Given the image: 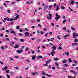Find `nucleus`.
<instances>
[{
  "label": "nucleus",
  "mask_w": 78,
  "mask_h": 78,
  "mask_svg": "<svg viewBox=\"0 0 78 78\" xmlns=\"http://www.w3.org/2000/svg\"><path fill=\"white\" fill-rule=\"evenodd\" d=\"M55 16L56 17L55 18V20L57 21L60 18V15H58V14L57 13L56 14Z\"/></svg>",
  "instance_id": "1"
},
{
  "label": "nucleus",
  "mask_w": 78,
  "mask_h": 78,
  "mask_svg": "<svg viewBox=\"0 0 78 78\" xmlns=\"http://www.w3.org/2000/svg\"><path fill=\"white\" fill-rule=\"evenodd\" d=\"M23 50L21 49L20 50H19V49H18L17 50H16V53H22V52H23Z\"/></svg>",
  "instance_id": "2"
},
{
  "label": "nucleus",
  "mask_w": 78,
  "mask_h": 78,
  "mask_svg": "<svg viewBox=\"0 0 78 78\" xmlns=\"http://www.w3.org/2000/svg\"><path fill=\"white\" fill-rule=\"evenodd\" d=\"M25 37H27V36H29V33L27 32H26L24 34Z\"/></svg>",
  "instance_id": "3"
},
{
  "label": "nucleus",
  "mask_w": 78,
  "mask_h": 78,
  "mask_svg": "<svg viewBox=\"0 0 78 78\" xmlns=\"http://www.w3.org/2000/svg\"><path fill=\"white\" fill-rule=\"evenodd\" d=\"M73 38H75V37H77V36H78V35H76V34H75V32H74L73 33Z\"/></svg>",
  "instance_id": "4"
},
{
  "label": "nucleus",
  "mask_w": 78,
  "mask_h": 78,
  "mask_svg": "<svg viewBox=\"0 0 78 78\" xmlns=\"http://www.w3.org/2000/svg\"><path fill=\"white\" fill-rule=\"evenodd\" d=\"M52 52L51 53V54L52 56H54V54L55 53V51H54V50H52Z\"/></svg>",
  "instance_id": "5"
},
{
  "label": "nucleus",
  "mask_w": 78,
  "mask_h": 78,
  "mask_svg": "<svg viewBox=\"0 0 78 78\" xmlns=\"http://www.w3.org/2000/svg\"><path fill=\"white\" fill-rule=\"evenodd\" d=\"M51 48L53 49V50H56V46L55 45L51 47Z\"/></svg>",
  "instance_id": "6"
},
{
  "label": "nucleus",
  "mask_w": 78,
  "mask_h": 78,
  "mask_svg": "<svg viewBox=\"0 0 78 78\" xmlns=\"http://www.w3.org/2000/svg\"><path fill=\"white\" fill-rule=\"evenodd\" d=\"M70 3L71 4V5H73L74 4H75V1L73 0H72L71 1V2H70Z\"/></svg>",
  "instance_id": "7"
},
{
  "label": "nucleus",
  "mask_w": 78,
  "mask_h": 78,
  "mask_svg": "<svg viewBox=\"0 0 78 78\" xmlns=\"http://www.w3.org/2000/svg\"><path fill=\"white\" fill-rule=\"evenodd\" d=\"M19 47V46L18 44H16L14 47V48H17Z\"/></svg>",
  "instance_id": "8"
},
{
  "label": "nucleus",
  "mask_w": 78,
  "mask_h": 78,
  "mask_svg": "<svg viewBox=\"0 0 78 78\" xmlns=\"http://www.w3.org/2000/svg\"><path fill=\"white\" fill-rule=\"evenodd\" d=\"M11 33L14 34V35H16V33H15V32L14 31H12L10 32Z\"/></svg>",
  "instance_id": "9"
},
{
  "label": "nucleus",
  "mask_w": 78,
  "mask_h": 78,
  "mask_svg": "<svg viewBox=\"0 0 78 78\" xmlns=\"http://www.w3.org/2000/svg\"><path fill=\"white\" fill-rule=\"evenodd\" d=\"M63 66L64 67H67L69 66V65H68V64L65 63L63 65Z\"/></svg>",
  "instance_id": "10"
},
{
  "label": "nucleus",
  "mask_w": 78,
  "mask_h": 78,
  "mask_svg": "<svg viewBox=\"0 0 78 78\" xmlns=\"http://www.w3.org/2000/svg\"><path fill=\"white\" fill-rule=\"evenodd\" d=\"M16 19L14 18H11L10 19L9 21H13V20H15Z\"/></svg>",
  "instance_id": "11"
},
{
  "label": "nucleus",
  "mask_w": 78,
  "mask_h": 78,
  "mask_svg": "<svg viewBox=\"0 0 78 78\" xmlns=\"http://www.w3.org/2000/svg\"><path fill=\"white\" fill-rule=\"evenodd\" d=\"M59 9V7L58 5H57L56 10V11H58Z\"/></svg>",
  "instance_id": "12"
},
{
  "label": "nucleus",
  "mask_w": 78,
  "mask_h": 78,
  "mask_svg": "<svg viewBox=\"0 0 78 78\" xmlns=\"http://www.w3.org/2000/svg\"><path fill=\"white\" fill-rule=\"evenodd\" d=\"M36 55H34L32 56V60H34L35 58H36Z\"/></svg>",
  "instance_id": "13"
},
{
  "label": "nucleus",
  "mask_w": 78,
  "mask_h": 78,
  "mask_svg": "<svg viewBox=\"0 0 78 78\" xmlns=\"http://www.w3.org/2000/svg\"><path fill=\"white\" fill-rule=\"evenodd\" d=\"M65 53L66 55H67V56H69V52H68L67 53L65 52Z\"/></svg>",
  "instance_id": "14"
},
{
  "label": "nucleus",
  "mask_w": 78,
  "mask_h": 78,
  "mask_svg": "<svg viewBox=\"0 0 78 78\" xmlns=\"http://www.w3.org/2000/svg\"><path fill=\"white\" fill-rule=\"evenodd\" d=\"M20 41L21 42H24V39H20Z\"/></svg>",
  "instance_id": "15"
},
{
  "label": "nucleus",
  "mask_w": 78,
  "mask_h": 78,
  "mask_svg": "<svg viewBox=\"0 0 78 78\" xmlns=\"http://www.w3.org/2000/svg\"><path fill=\"white\" fill-rule=\"evenodd\" d=\"M46 75V76H48V77H50L51 76H52L51 75H48V74H47Z\"/></svg>",
  "instance_id": "16"
},
{
  "label": "nucleus",
  "mask_w": 78,
  "mask_h": 78,
  "mask_svg": "<svg viewBox=\"0 0 78 78\" xmlns=\"http://www.w3.org/2000/svg\"><path fill=\"white\" fill-rule=\"evenodd\" d=\"M61 8L62 9H65V7L62 5L61 6Z\"/></svg>",
  "instance_id": "17"
},
{
  "label": "nucleus",
  "mask_w": 78,
  "mask_h": 78,
  "mask_svg": "<svg viewBox=\"0 0 78 78\" xmlns=\"http://www.w3.org/2000/svg\"><path fill=\"white\" fill-rule=\"evenodd\" d=\"M19 16L17 15V16L15 17V20H17V19H18V18H19Z\"/></svg>",
  "instance_id": "18"
},
{
  "label": "nucleus",
  "mask_w": 78,
  "mask_h": 78,
  "mask_svg": "<svg viewBox=\"0 0 78 78\" xmlns=\"http://www.w3.org/2000/svg\"><path fill=\"white\" fill-rule=\"evenodd\" d=\"M47 19H49V20H51V18L50 17L47 16Z\"/></svg>",
  "instance_id": "19"
},
{
  "label": "nucleus",
  "mask_w": 78,
  "mask_h": 78,
  "mask_svg": "<svg viewBox=\"0 0 78 78\" xmlns=\"http://www.w3.org/2000/svg\"><path fill=\"white\" fill-rule=\"evenodd\" d=\"M63 37H69V34H66V35L64 36Z\"/></svg>",
  "instance_id": "20"
},
{
  "label": "nucleus",
  "mask_w": 78,
  "mask_h": 78,
  "mask_svg": "<svg viewBox=\"0 0 78 78\" xmlns=\"http://www.w3.org/2000/svg\"><path fill=\"white\" fill-rule=\"evenodd\" d=\"M66 62H67V61L66 60H64L62 61V63H66Z\"/></svg>",
  "instance_id": "21"
},
{
  "label": "nucleus",
  "mask_w": 78,
  "mask_h": 78,
  "mask_svg": "<svg viewBox=\"0 0 78 78\" xmlns=\"http://www.w3.org/2000/svg\"><path fill=\"white\" fill-rule=\"evenodd\" d=\"M4 69L5 70H7L8 69V66H5L4 67Z\"/></svg>",
  "instance_id": "22"
},
{
  "label": "nucleus",
  "mask_w": 78,
  "mask_h": 78,
  "mask_svg": "<svg viewBox=\"0 0 78 78\" xmlns=\"http://www.w3.org/2000/svg\"><path fill=\"white\" fill-rule=\"evenodd\" d=\"M12 5H14V4H16L15 2H12L11 3Z\"/></svg>",
  "instance_id": "23"
},
{
  "label": "nucleus",
  "mask_w": 78,
  "mask_h": 78,
  "mask_svg": "<svg viewBox=\"0 0 78 78\" xmlns=\"http://www.w3.org/2000/svg\"><path fill=\"white\" fill-rule=\"evenodd\" d=\"M16 29L17 30H18L19 29H20V27L19 26H17L16 27Z\"/></svg>",
  "instance_id": "24"
},
{
  "label": "nucleus",
  "mask_w": 78,
  "mask_h": 78,
  "mask_svg": "<svg viewBox=\"0 0 78 78\" xmlns=\"http://www.w3.org/2000/svg\"><path fill=\"white\" fill-rule=\"evenodd\" d=\"M48 36V33H45V35H44V37H47Z\"/></svg>",
  "instance_id": "25"
},
{
  "label": "nucleus",
  "mask_w": 78,
  "mask_h": 78,
  "mask_svg": "<svg viewBox=\"0 0 78 78\" xmlns=\"http://www.w3.org/2000/svg\"><path fill=\"white\" fill-rule=\"evenodd\" d=\"M10 74H11L12 75H14V72H10Z\"/></svg>",
  "instance_id": "26"
},
{
  "label": "nucleus",
  "mask_w": 78,
  "mask_h": 78,
  "mask_svg": "<svg viewBox=\"0 0 78 78\" xmlns=\"http://www.w3.org/2000/svg\"><path fill=\"white\" fill-rule=\"evenodd\" d=\"M66 20H63V23H65L66 22Z\"/></svg>",
  "instance_id": "27"
},
{
  "label": "nucleus",
  "mask_w": 78,
  "mask_h": 78,
  "mask_svg": "<svg viewBox=\"0 0 78 78\" xmlns=\"http://www.w3.org/2000/svg\"><path fill=\"white\" fill-rule=\"evenodd\" d=\"M57 39H59V40H60L61 39V38H60V37H59V36L58 35L57 36Z\"/></svg>",
  "instance_id": "28"
},
{
  "label": "nucleus",
  "mask_w": 78,
  "mask_h": 78,
  "mask_svg": "<svg viewBox=\"0 0 78 78\" xmlns=\"http://www.w3.org/2000/svg\"><path fill=\"white\" fill-rule=\"evenodd\" d=\"M71 29H72V30H73V31H74V30H76L75 28H74L73 27H71Z\"/></svg>",
  "instance_id": "29"
},
{
  "label": "nucleus",
  "mask_w": 78,
  "mask_h": 78,
  "mask_svg": "<svg viewBox=\"0 0 78 78\" xmlns=\"http://www.w3.org/2000/svg\"><path fill=\"white\" fill-rule=\"evenodd\" d=\"M18 36H23V34L20 33L18 34Z\"/></svg>",
  "instance_id": "30"
},
{
  "label": "nucleus",
  "mask_w": 78,
  "mask_h": 78,
  "mask_svg": "<svg viewBox=\"0 0 78 78\" xmlns=\"http://www.w3.org/2000/svg\"><path fill=\"white\" fill-rule=\"evenodd\" d=\"M58 58H55L54 59V61H58Z\"/></svg>",
  "instance_id": "31"
},
{
  "label": "nucleus",
  "mask_w": 78,
  "mask_h": 78,
  "mask_svg": "<svg viewBox=\"0 0 78 78\" xmlns=\"http://www.w3.org/2000/svg\"><path fill=\"white\" fill-rule=\"evenodd\" d=\"M45 73V72L44 71H43L42 72V75H46V74L45 73Z\"/></svg>",
  "instance_id": "32"
},
{
  "label": "nucleus",
  "mask_w": 78,
  "mask_h": 78,
  "mask_svg": "<svg viewBox=\"0 0 78 78\" xmlns=\"http://www.w3.org/2000/svg\"><path fill=\"white\" fill-rule=\"evenodd\" d=\"M62 49V47H61V46L59 47L58 48V50H61Z\"/></svg>",
  "instance_id": "33"
},
{
  "label": "nucleus",
  "mask_w": 78,
  "mask_h": 78,
  "mask_svg": "<svg viewBox=\"0 0 78 78\" xmlns=\"http://www.w3.org/2000/svg\"><path fill=\"white\" fill-rule=\"evenodd\" d=\"M38 57L40 58V59H42L43 58V57L42 56H41V55H39Z\"/></svg>",
  "instance_id": "34"
},
{
  "label": "nucleus",
  "mask_w": 78,
  "mask_h": 78,
  "mask_svg": "<svg viewBox=\"0 0 78 78\" xmlns=\"http://www.w3.org/2000/svg\"><path fill=\"white\" fill-rule=\"evenodd\" d=\"M48 14L49 16L50 17H52V15L51 13H49Z\"/></svg>",
  "instance_id": "35"
},
{
  "label": "nucleus",
  "mask_w": 78,
  "mask_h": 78,
  "mask_svg": "<svg viewBox=\"0 0 78 78\" xmlns=\"http://www.w3.org/2000/svg\"><path fill=\"white\" fill-rule=\"evenodd\" d=\"M52 7H51V5H50L49 6V9H51L52 8Z\"/></svg>",
  "instance_id": "36"
},
{
  "label": "nucleus",
  "mask_w": 78,
  "mask_h": 78,
  "mask_svg": "<svg viewBox=\"0 0 78 78\" xmlns=\"http://www.w3.org/2000/svg\"><path fill=\"white\" fill-rule=\"evenodd\" d=\"M28 50H29V48H26L25 49L26 51H28Z\"/></svg>",
  "instance_id": "37"
},
{
  "label": "nucleus",
  "mask_w": 78,
  "mask_h": 78,
  "mask_svg": "<svg viewBox=\"0 0 78 78\" xmlns=\"http://www.w3.org/2000/svg\"><path fill=\"white\" fill-rule=\"evenodd\" d=\"M6 73H9V70H6Z\"/></svg>",
  "instance_id": "38"
},
{
  "label": "nucleus",
  "mask_w": 78,
  "mask_h": 78,
  "mask_svg": "<svg viewBox=\"0 0 78 78\" xmlns=\"http://www.w3.org/2000/svg\"><path fill=\"white\" fill-rule=\"evenodd\" d=\"M75 72L73 70H71V72H72V73H75Z\"/></svg>",
  "instance_id": "39"
},
{
  "label": "nucleus",
  "mask_w": 78,
  "mask_h": 78,
  "mask_svg": "<svg viewBox=\"0 0 78 78\" xmlns=\"http://www.w3.org/2000/svg\"><path fill=\"white\" fill-rule=\"evenodd\" d=\"M44 33L43 31H41L40 32V33L41 34H43Z\"/></svg>",
  "instance_id": "40"
},
{
  "label": "nucleus",
  "mask_w": 78,
  "mask_h": 78,
  "mask_svg": "<svg viewBox=\"0 0 78 78\" xmlns=\"http://www.w3.org/2000/svg\"><path fill=\"white\" fill-rule=\"evenodd\" d=\"M73 62L74 63H75L76 64H77V62H76V60H73Z\"/></svg>",
  "instance_id": "41"
},
{
  "label": "nucleus",
  "mask_w": 78,
  "mask_h": 78,
  "mask_svg": "<svg viewBox=\"0 0 78 78\" xmlns=\"http://www.w3.org/2000/svg\"><path fill=\"white\" fill-rule=\"evenodd\" d=\"M7 78H10V76H9V75L8 74L7 75Z\"/></svg>",
  "instance_id": "42"
},
{
  "label": "nucleus",
  "mask_w": 78,
  "mask_h": 78,
  "mask_svg": "<svg viewBox=\"0 0 78 78\" xmlns=\"http://www.w3.org/2000/svg\"><path fill=\"white\" fill-rule=\"evenodd\" d=\"M63 30H64L65 31H66V27H65L63 28Z\"/></svg>",
  "instance_id": "43"
},
{
  "label": "nucleus",
  "mask_w": 78,
  "mask_h": 78,
  "mask_svg": "<svg viewBox=\"0 0 78 78\" xmlns=\"http://www.w3.org/2000/svg\"><path fill=\"white\" fill-rule=\"evenodd\" d=\"M44 8H48V5H46L44 6Z\"/></svg>",
  "instance_id": "44"
},
{
  "label": "nucleus",
  "mask_w": 78,
  "mask_h": 78,
  "mask_svg": "<svg viewBox=\"0 0 78 78\" xmlns=\"http://www.w3.org/2000/svg\"><path fill=\"white\" fill-rule=\"evenodd\" d=\"M3 34H0V37H3Z\"/></svg>",
  "instance_id": "45"
},
{
  "label": "nucleus",
  "mask_w": 78,
  "mask_h": 78,
  "mask_svg": "<svg viewBox=\"0 0 78 78\" xmlns=\"http://www.w3.org/2000/svg\"><path fill=\"white\" fill-rule=\"evenodd\" d=\"M55 65L58 66H59V65L58 64V62H55Z\"/></svg>",
  "instance_id": "46"
},
{
  "label": "nucleus",
  "mask_w": 78,
  "mask_h": 78,
  "mask_svg": "<svg viewBox=\"0 0 78 78\" xmlns=\"http://www.w3.org/2000/svg\"><path fill=\"white\" fill-rule=\"evenodd\" d=\"M69 62H72V61L71 60V58H69Z\"/></svg>",
  "instance_id": "47"
},
{
  "label": "nucleus",
  "mask_w": 78,
  "mask_h": 78,
  "mask_svg": "<svg viewBox=\"0 0 78 78\" xmlns=\"http://www.w3.org/2000/svg\"><path fill=\"white\" fill-rule=\"evenodd\" d=\"M48 63H50V62H49L48 61H47L46 62V64H48Z\"/></svg>",
  "instance_id": "48"
},
{
  "label": "nucleus",
  "mask_w": 78,
  "mask_h": 78,
  "mask_svg": "<svg viewBox=\"0 0 78 78\" xmlns=\"http://www.w3.org/2000/svg\"><path fill=\"white\" fill-rule=\"evenodd\" d=\"M15 68H16V70H19V67H18L17 66Z\"/></svg>",
  "instance_id": "49"
},
{
  "label": "nucleus",
  "mask_w": 78,
  "mask_h": 78,
  "mask_svg": "<svg viewBox=\"0 0 78 78\" xmlns=\"http://www.w3.org/2000/svg\"><path fill=\"white\" fill-rule=\"evenodd\" d=\"M31 52H32V54H34V51H31Z\"/></svg>",
  "instance_id": "50"
},
{
  "label": "nucleus",
  "mask_w": 78,
  "mask_h": 78,
  "mask_svg": "<svg viewBox=\"0 0 78 78\" xmlns=\"http://www.w3.org/2000/svg\"><path fill=\"white\" fill-rule=\"evenodd\" d=\"M37 22H40V21H41V20H39V19H37Z\"/></svg>",
  "instance_id": "51"
},
{
  "label": "nucleus",
  "mask_w": 78,
  "mask_h": 78,
  "mask_svg": "<svg viewBox=\"0 0 78 78\" xmlns=\"http://www.w3.org/2000/svg\"><path fill=\"white\" fill-rule=\"evenodd\" d=\"M74 45H75V46L78 45V43H77L76 42L74 43Z\"/></svg>",
  "instance_id": "52"
},
{
  "label": "nucleus",
  "mask_w": 78,
  "mask_h": 78,
  "mask_svg": "<svg viewBox=\"0 0 78 78\" xmlns=\"http://www.w3.org/2000/svg\"><path fill=\"white\" fill-rule=\"evenodd\" d=\"M72 46H74L75 45V43H72Z\"/></svg>",
  "instance_id": "53"
},
{
  "label": "nucleus",
  "mask_w": 78,
  "mask_h": 78,
  "mask_svg": "<svg viewBox=\"0 0 78 78\" xmlns=\"http://www.w3.org/2000/svg\"><path fill=\"white\" fill-rule=\"evenodd\" d=\"M54 8H56V3H55L54 4Z\"/></svg>",
  "instance_id": "54"
},
{
  "label": "nucleus",
  "mask_w": 78,
  "mask_h": 78,
  "mask_svg": "<svg viewBox=\"0 0 78 78\" xmlns=\"http://www.w3.org/2000/svg\"><path fill=\"white\" fill-rule=\"evenodd\" d=\"M5 31L6 33H9V31L8 30H5Z\"/></svg>",
  "instance_id": "55"
},
{
  "label": "nucleus",
  "mask_w": 78,
  "mask_h": 78,
  "mask_svg": "<svg viewBox=\"0 0 78 78\" xmlns=\"http://www.w3.org/2000/svg\"><path fill=\"white\" fill-rule=\"evenodd\" d=\"M9 20L10 19L9 18H7V21H8V22L9 21Z\"/></svg>",
  "instance_id": "56"
},
{
  "label": "nucleus",
  "mask_w": 78,
  "mask_h": 78,
  "mask_svg": "<svg viewBox=\"0 0 78 78\" xmlns=\"http://www.w3.org/2000/svg\"><path fill=\"white\" fill-rule=\"evenodd\" d=\"M74 42H78V39H76L74 40Z\"/></svg>",
  "instance_id": "57"
},
{
  "label": "nucleus",
  "mask_w": 78,
  "mask_h": 78,
  "mask_svg": "<svg viewBox=\"0 0 78 78\" xmlns=\"http://www.w3.org/2000/svg\"><path fill=\"white\" fill-rule=\"evenodd\" d=\"M46 10H47V8H45V7H44V11H46Z\"/></svg>",
  "instance_id": "58"
},
{
  "label": "nucleus",
  "mask_w": 78,
  "mask_h": 78,
  "mask_svg": "<svg viewBox=\"0 0 78 78\" xmlns=\"http://www.w3.org/2000/svg\"><path fill=\"white\" fill-rule=\"evenodd\" d=\"M19 31L20 32H22L23 31V30L22 29H20Z\"/></svg>",
  "instance_id": "59"
},
{
  "label": "nucleus",
  "mask_w": 78,
  "mask_h": 78,
  "mask_svg": "<svg viewBox=\"0 0 78 78\" xmlns=\"http://www.w3.org/2000/svg\"><path fill=\"white\" fill-rule=\"evenodd\" d=\"M51 25H52V26H53V27H54V26H55V24H54V23H51Z\"/></svg>",
  "instance_id": "60"
},
{
  "label": "nucleus",
  "mask_w": 78,
  "mask_h": 78,
  "mask_svg": "<svg viewBox=\"0 0 78 78\" xmlns=\"http://www.w3.org/2000/svg\"><path fill=\"white\" fill-rule=\"evenodd\" d=\"M1 29L2 30H5V29L4 27H2Z\"/></svg>",
  "instance_id": "61"
},
{
  "label": "nucleus",
  "mask_w": 78,
  "mask_h": 78,
  "mask_svg": "<svg viewBox=\"0 0 78 78\" xmlns=\"http://www.w3.org/2000/svg\"><path fill=\"white\" fill-rule=\"evenodd\" d=\"M38 26L39 27H41V24H39L38 25Z\"/></svg>",
  "instance_id": "62"
},
{
  "label": "nucleus",
  "mask_w": 78,
  "mask_h": 78,
  "mask_svg": "<svg viewBox=\"0 0 78 78\" xmlns=\"http://www.w3.org/2000/svg\"><path fill=\"white\" fill-rule=\"evenodd\" d=\"M44 31H46V30H47V28H44Z\"/></svg>",
  "instance_id": "63"
},
{
  "label": "nucleus",
  "mask_w": 78,
  "mask_h": 78,
  "mask_svg": "<svg viewBox=\"0 0 78 78\" xmlns=\"http://www.w3.org/2000/svg\"><path fill=\"white\" fill-rule=\"evenodd\" d=\"M68 78H72V77L71 76H68Z\"/></svg>",
  "instance_id": "64"
}]
</instances>
